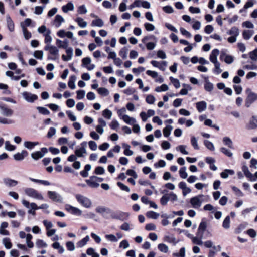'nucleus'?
I'll return each mask as SVG.
<instances>
[{
  "instance_id": "1",
  "label": "nucleus",
  "mask_w": 257,
  "mask_h": 257,
  "mask_svg": "<svg viewBox=\"0 0 257 257\" xmlns=\"http://www.w3.org/2000/svg\"><path fill=\"white\" fill-rule=\"evenodd\" d=\"M44 50L49 52V55L47 57L48 60H56L58 59L59 55L57 47L51 44H47L45 46Z\"/></svg>"
},
{
  "instance_id": "2",
  "label": "nucleus",
  "mask_w": 257,
  "mask_h": 257,
  "mask_svg": "<svg viewBox=\"0 0 257 257\" xmlns=\"http://www.w3.org/2000/svg\"><path fill=\"white\" fill-rule=\"evenodd\" d=\"M75 196L77 201L82 206L86 208H89L92 206V201L87 197L79 194H76Z\"/></svg>"
},
{
  "instance_id": "3",
  "label": "nucleus",
  "mask_w": 257,
  "mask_h": 257,
  "mask_svg": "<svg viewBox=\"0 0 257 257\" xmlns=\"http://www.w3.org/2000/svg\"><path fill=\"white\" fill-rule=\"evenodd\" d=\"M125 112L126 109L125 108H122L118 110L117 113L120 118L123 120V121L127 124L133 125L136 122V119L125 114Z\"/></svg>"
},
{
  "instance_id": "4",
  "label": "nucleus",
  "mask_w": 257,
  "mask_h": 257,
  "mask_svg": "<svg viewBox=\"0 0 257 257\" xmlns=\"http://www.w3.org/2000/svg\"><path fill=\"white\" fill-rule=\"evenodd\" d=\"M245 92L247 96L245 99V105L248 108L257 100V93L253 92L250 88L246 89Z\"/></svg>"
},
{
  "instance_id": "5",
  "label": "nucleus",
  "mask_w": 257,
  "mask_h": 257,
  "mask_svg": "<svg viewBox=\"0 0 257 257\" xmlns=\"http://www.w3.org/2000/svg\"><path fill=\"white\" fill-rule=\"evenodd\" d=\"M204 201V195L201 194L194 196L190 199V203L193 208H199Z\"/></svg>"
},
{
  "instance_id": "6",
  "label": "nucleus",
  "mask_w": 257,
  "mask_h": 257,
  "mask_svg": "<svg viewBox=\"0 0 257 257\" xmlns=\"http://www.w3.org/2000/svg\"><path fill=\"white\" fill-rule=\"evenodd\" d=\"M24 191L25 193L30 197L40 200H44L43 195L37 190L33 188H26L25 189Z\"/></svg>"
},
{
  "instance_id": "7",
  "label": "nucleus",
  "mask_w": 257,
  "mask_h": 257,
  "mask_svg": "<svg viewBox=\"0 0 257 257\" xmlns=\"http://www.w3.org/2000/svg\"><path fill=\"white\" fill-rule=\"evenodd\" d=\"M110 216L112 219H119L123 221L127 218L129 214L121 211H113L111 210Z\"/></svg>"
},
{
  "instance_id": "8",
  "label": "nucleus",
  "mask_w": 257,
  "mask_h": 257,
  "mask_svg": "<svg viewBox=\"0 0 257 257\" xmlns=\"http://www.w3.org/2000/svg\"><path fill=\"white\" fill-rule=\"evenodd\" d=\"M48 152V149L46 147L41 148L40 151H36L31 154L32 158L37 160L43 157Z\"/></svg>"
},
{
  "instance_id": "9",
  "label": "nucleus",
  "mask_w": 257,
  "mask_h": 257,
  "mask_svg": "<svg viewBox=\"0 0 257 257\" xmlns=\"http://www.w3.org/2000/svg\"><path fill=\"white\" fill-rule=\"evenodd\" d=\"M65 209L67 211L74 215L80 216L82 214L81 210L69 204L65 205Z\"/></svg>"
},
{
  "instance_id": "10",
  "label": "nucleus",
  "mask_w": 257,
  "mask_h": 257,
  "mask_svg": "<svg viewBox=\"0 0 257 257\" xmlns=\"http://www.w3.org/2000/svg\"><path fill=\"white\" fill-rule=\"evenodd\" d=\"M49 198L54 201L61 203L63 201V198L61 196L55 191H49L47 192Z\"/></svg>"
},
{
  "instance_id": "11",
  "label": "nucleus",
  "mask_w": 257,
  "mask_h": 257,
  "mask_svg": "<svg viewBox=\"0 0 257 257\" xmlns=\"http://www.w3.org/2000/svg\"><path fill=\"white\" fill-rule=\"evenodd\" d=\"M1 113L5 116L10 117L13 114V110L8 107L5 104H0Z\"/></svg>"
},
{
  "instance_id": "12",
  "label": "nucleus",
  "mask_w": 257,
  "mask_h": 257,
  "mask_svg": "<svg viewBox=\"0 0 257 257\" xmlns=\"http://www.w3.org/2000/svg\"><path fill=\"white\" fill-rule=\"evenodd\" d=\"M91 60L90 57H85L82 60V66L87 68L88 70H92L95 67L93 64H91Z\"/></svg>"
},
{
  "instance_id": "13",
  "label": "nucleus",
  "mask_w": 257,
  "mask_h": 257,
  "mask_svg": "<svg viewBox=\"0 0 257 257\" xmlns=\"http://www.w3.org/2000/svg\"><path fill=\"white\" fill-rule=\"evenodd\" d=\"M207 226V223L205 219H202L201 222H200L197 232V235H199V236L203 237L204 232L206 229Z\"/></svg>"
},
{
  "instance_id": "14",
  "label": "nucleus",
  "mask_w": 257,
  "mask_h": 257,
  "mask_svg": "<svg viewBox=\"0 0 257 257\" xmlns=\"http://www.w3.org/2000/svg\"><path fill=\"white\" fill-rule=\"evenodd\" d=\"M22 96L26 101L31 103L34 102L38 99L37 95L28 92H24L22 93Z\"/></svg>"
},
{
  "instance_id": "15",
  "label": "nucleus",
  "mask_w": 257,
  "mask_h": 257,
  "mask_svg": "<svg viewBox=\"0 0 257 257\" xmlns=\"http://www.w3.org/2000/svg\"><path fill=\"white\" fill-rule=\"evenodd\" d=\"M220 59L222 61H224L227 64H231L234 61L233 57L231 55H227L225 51H221L220 55Z\"/></svg>"
},
{
  "instance_id": "16",
  "label": "nucleus",
  "mask_w": 257,
  "mask_h": 257,
  "mask_svg": "<svg viewBox=\"0 0 257 257\" xmlns=\"http://www.w3.org/2000/svg\"><path fill=\"white\" fill-rule=\"evenodd\" d=\"M257 128V117L252 116L246 125V128L248 130H254Z\"/></svg>"
},
{
  "instance_id": "17",
  "label": "nucleus",
  "mask_w": 257,
  "mask_h": 257,
  "mask_svg": "<svg viewBox=\"0 0 257 257\" xmlns=\"http://www.w3.org/2000/svg\"><path fill=\"white\" fill-rule=\"evenodd\" d=\"M151 64L154 67L158 68L160 70L163 71L165 70L166 67L167 65V62L165 61L159 62L155 60H152L151 61Z\"/></svg>"
},
{
  "instance_id": "18",
  "label": "nucleus",
  "mask_w": 257,
  "mask_h": 257,
  "mask_svg": "<svg viewBox=\"0 0 257 257\" xmlns=\"http://www.w3.org/2000/svg\"><path fill=\"white\" fill-rule=\"evenodd\" d=\"M96 212L98 213L101 214L105 216L107 214L110 215L111 213V209L104 206H99L96 208Z\"/></svg>"
},
{
  "instance_id": "19",
  "label": "nucleus",
  "mask_w": 257,
  "mask_h": 257,
  "mask_svg": "<svg viewBox=\"0 0 257 257\" xmlns=\"http://www.w3.org/2000/svg\"><path fill=\"white\" fill-rule=\"evenodd\" d=\"M242 170L245 176L249 179L250 181L254 182L255 181V177L249 171L248 168L247 166L243 165L242 167Z\"/></svg>"
},
{
  "instance_id": "20",
  "label": "nucleus",
  "mask_w": 257,
  "mask_h": 257,
  "mask_svg": "<svg viewBox=\"0 0 257 257\" xmlns=\"http://www.w3.org/2000/svg\"><path fill=\"white\" fill-rule=\"evenodd\" d=\"M66 49V53L67 55L64 54L62 55V59L64 61H69L71 60L73 54V49L71 47H67Z\"/></svg>"
},
{
  "instance_id": "21",
  "label": "nucleus",
  "mask_w": 257,
  "mask_h": 257,
  "mask_svg": "<svg viewBox=\"0 0 257 257\" xmlns=\"http://www.w3.org/2000/svg\"><path fill=\"white\" fill-rule=\"evenodd\" d=\"M22 202L23 205L29 209H32L34 210L38 209V206L35 203H30L29 201L25 200H23Z\"/></svg>"
},
{
  "instance_id": "22",
  "label": "nucleus",
  "mask_w": 257,
  "mask_h": 257,
  "mask_svg": "<svg viewBox=\"0 0 257 257\" xmlns=\"http://www.w3.org/2000/svg\"><path fill=\"white\" fill-rule=\"evenodd\" d=\"M196 107L199 112H202L206 109L207 103L204 101L198 102L196 103Z\"/></svg>"
},
{
  "instance_id": "23",
  "label": "nucleus",
  "mask_w": 257,
  "mask_h": 257,
  "mask_svg": "<svg viewBox=\"0 0 257 257\" xmlns=\"http://www.w3.org/2000/svg\"><path fill=\"white\" fill-rule=\"evenodd\" d=\"M219 54V51L218 49H213L210 55V57H209V59H210V61L214 63H215L216 62H218L217 61V56H218Z\"/></svg>"
},
{
  "instance_id": "24",
  "label": "nucleus",
  "mask_w": 257,
  "mask_h": 257,
  "mask_svg": "<svg viewBox=\"0 0 257 257\" xmlns=\"http://www.w3.org/2000/svg\"><path fill=\"white\" fill-rule=\"evenodd\" d=\"M85 181L88 186L92 188H97L99 185V183L95 180L94 176H91L89 179L86 180Z\"/></svg>"
},
{
  "instance_id": "25",
  "label": "nucleus",
  "mask_w": 257,
  "mask_h": 257,
  "mask_svg": "<svg viewBox=\"0 0 257 257\" xmlns=\"http://www.w3.org/2000/svg\"><path fill=\"white\" fill-rule=\"evenodd\" d=\"M6 21L8 29L11 32H13L15 30V25L13 21L9 15L6 16Z\"/></svg>"
},
{
  "instance_id": "26",
  "label": "nucleus",
  "mask_w": 257,
  "mask_h": 257,
  "mask_svg": "<svg viewBox=\"0 0 257 257\" xmlns=\"http://www.w3.org/2000/svg\"><path fill=\"white\" fill-rule=\"evenodd\" d=\"M3 181L6 186L10 187L16 186L18 183L17 181L9 178H5Z\"/></svg>"
},
{
  "instance_id": "27",
  "label": "nucleus",
  "mask_w": 257,
  "mask_h": 257,
  "mask_svg": "<svg viewBox=\"0 0 257 257\" xmlns=\"http://www.w3.org/2000/svg\"><path fill=\"white\" fill-rule=\"evenodd\" d=\"M64 22V18L60 15H57L53 22V25L56 27L59 28L61 25L62 23Z\"/></svg>"
},
{
  "instance_id": "28",
  "label": "nucleus",
  "mask_w": 257,
  "mask_h": 257,
  "mask_svg": "<svg viewBox=\"0 0 257 257\" xmlns=\"http://www.w3.org/2000/svg\"><path fill=\"white\" fill-rule=\"evenodd\" d=\"M28 155V152L25 150H23L21 153H17L14 155V158L17 161L23 160L26 156Z\"/></svg>"
},
{
  "instance_id": "29",
  "label": "nucleus",
  "mask_w": 257,
  "mask_h": 257,
  "mask_svg": "<svg viewBox=\"0 0 257 257\" xmlns=\"http://www.w3.org/2000/svg\"><path fill=\"white\" fill-rule=\"evenodd\" d=\"M69 42L68 40L65 39L62 41L59 39L56 40V45L59 48L67 49L68 47Z\"/></svg>"
},
{
  "instance_id": "30",
  "label": "nucleus",
  "mask_w": 257,
  "mask_h": 257,
  "mask_svg": "<svg viewBox=\"0 0 257 257\" xmlns=\"http://www.w3.org/2000/svg\"><path fill=\"white\" fill-rule=\"evenodd\" d=\"M39 144L38 142L25 141L24 143V146L29 149L32 150L36 146Z\"/></svg>"
},
{
  "instance_id": "31",
  "label": "nucleus",
  "mask_w": 257,
  "mask_h": 257,
  "mask_svg": "<svg viewBox=\"0 0 257 257\" xmlns=\"http://www.w3.org/2000/svg\"><path fill=\"white\" fill-rule=\"evenodd\" d=\"M235 172L234 170L231 169H225L224 171L220 173V176L222 178L226 179L228 177V176L232 175L234 174Z\"/></svg>"
},
{
  "instance_id": "32",
  "label": "nucleus",
  "mask_w": 257,
  "mask_h": 257,
  "mask_svg": "<svg viewBox=\"0 0 257 257\" xmlns=\"http://www.w3.org/2000/svg\"><path fill=\"white\" fill-rule=\"evenodd\" d=\"M91 169V166L90 164H87L84 167V169L80 172V175L83 177H87L88 176V171Z\"/></svg>"
},
{
  "instance_id": "33",
  "label": "nucleus",
  "mask_w": 257,
  "mask_h": 257,
  "mask_svg": "<svg viewBox=\"0 0 257 257\" xmlns=\"http://www.w3.org/2000/svg\"><path fill=\"white\" fill-rule=\"evenodd\" d=\"M51 31L49 29L47 30V32L43 34L45 37V43L47 44H50L52 41V38L50 35Z\"/></svg>"
},
{
  "instance_id": "34",
  "label": "nucleus",
  "mask_w": 257,
  "mask_h": 257,
  "mask_svg": "<svg viewBox=\"0 0 257 257\" xmlns=\"http://www.w3.org/2000/svg\"><path fill=\"white\" fill-rule=\"evenodd\" d=\"M91 26L92 27H101L104 25V23L102 19L97 18V19L93 20L92 21Z\"/></svg>"
},
{
  "instance_id": "35",
  "label": "nucleus",
  "mask_w": 257,
  "mask_h": 257,
  "mask_svg": "<svg viewBox=\"0 0 257 257\" xmlns=\"http://www.w3.org/2000/svg\"><path fill=\"white\" fill-rule=\"evenodd\" d=\"M75 21L77 22L78 26L81 28H85L87 26V23L81 17H77L75 19Z\"/></svg>"
},
{
  "instance_id": "36",
  "label": "nucleus",
  "mask_w": 257,
  "mask_h": 257,
  "mask_svg": "<svg viewBox=\"0 0 257 257\" xmlns=\"http://www.w3.org/2000/svg\"><path fill=\"white\" fill-rule=\"evenodd\" d=\"M253 30H244L242 33L243 38L245 40L249 39L253 34Z\"/></svg>"
},
{
  "instance_id": "37",
  "label": "nucleus",
  "mask_w": 257,
  "mask_h": 257,
  "mask_svg": "<svg viewBox=\"0 0 257 257\" xmlns=\"http://www.w3.org/2000/svg\"><path fill=\"white\" fill-rule=\"evenodd\" d=\"M74 7L72 3L69 2L66 5L62 7V10L64 13H67L69 11L74 10Z\"/></svg>"
},
{
  "instance_id": "38",
  "label": "nucleus",
  "mask_w": 257,
  "mask_h": 257,
  "mask_svg": "<svg viewBox=\"0 0 257 257\" xmlns=\"http://www.w3.org/2000/svg\"><path fill=\"white\" fill-rule=\"evenodd\" d=\"M89 240V237L88 235L85 236L84 238L80 240L77 243V246L78 247H82L85 246L87 242Z\"/></svg>"
},
{
  "instance_id": "39",
  "label": "nucleus",
  "mask_w": 257,
  "mask_h": 257,
  "mask_svg": "<svg viewBox=\"0 0 257 257\" xmlns=\"http://www.w3.org/2000/svg\"><path fill=\"white\" fill-rule=\"evenodd\" d=\"M123 147L124 148V154L126 156H130L133 154V152L130 149V146L126 144H122Z\"/></svg>"
},
{
  "instance_id": "40",
  "label": "nucleus",
  "mask_w": 257,
  "mask_h": 257,
  "mask_svg": "<svg viewBox=\"0 0 257 257\" xmlns=\"http://www.w3.org/2000/svg\"><path fill=\"white\" fill-rule=\"evenodd\" d=\"M36 246L38 248H46L47 247V244L42 239H37L36 241Z\"/></svg>"
},
{
  "instance_id": "41",
  "label": "nucleus",
  "mask_w": 257,
  "mask_h": 257,
  "mask_svg": "<svg viewBox=\"0 0 257 257\" xmlns=\"http://www.w3.org/2000/svg\"><path fill=\"white\" fill-rule=\"evenodd\" d=\"M214 88L213 84L209 81L208 79L205 80L204 84V89L208 92H211Z\"/></svg>"
},
{
  "instance_id": "42",
  "label": "nucleus",
  "mask_w": 257,
  "mask_h": 257,
  "mask_svg": "<svg viewBox=\"0 0 257 257\" xmlns=\"http://www.w3.org/2000/svg\"><path fill=\"white\" fill-rule=\"evenodd\" d=\"M223 142L224 144L229 148H233V142L231 139L228 137H224L223 138Z\"/></svg>"
},
{
  "instance_id": "43",
  "label": "nucleus",
  "mask_w": 257,
  "mask_h": 257,
  "mask_svg": "<svg viewBox=\"0 0 257 257\" xmlns=\"http://www.w3.org/2000/svg\"><path fill=\"white\" fill-rule=\"evenodd\" d=\"M76 77L75 76H71L70 77L68 85V86L72 89H74L75 88V82L76 81Z\"/></svg>"
},
{
  "instance_id": "44",
  "label": "nucleus",
  "mask_w": 257,
  "mask_h": 257,
  "mask_svg": "<svg viewBox=\"0 0 257 257\" xmlns=\"http://www.w3.org/2000/svg\"><path fill=\"white\" fill-rule=\"evenodd\" d=\"M2 242L7 249H10L12 247V244L9 238L6 237L3 238Z\"/></svg>"
},
{
  "instance_id": "45",
  "label": "nucleus",
  "mask_w": 257,
  "mask_h": 257,
  "mask_svg": "<svg viewBox=\"0 0 257 257\" xmlns=\"http://www.w3.org/2000/svg\"><path fill=\"white\" fill-rule=\"evenodd\" d=\"M29 179L32 182H34L35 183H40L45 186H49L51 184L48 181H47V180L36 179H34L32 178H30Z\"/></svg>"
},
{
  "instance_id": "46",
  "label": "nucleus",
  "mask_w": 257,
  "mask_h": 257,
  "mask_svg": "<svg viewBox=\"0 0 257 257\" xmlns=\"http://www.w3.org/2000/svg\"><path fill=\"white\" fill-rule=\"evenodd\" d=\"M228 34L231 35L235 37H237L239 35V29L236 27H233L231 29L227 32Z\"/></svg>"
},
{
  "instance_id": "47",
  "label": "nucleus",
  "mask_w": 257,
  "mask_h": 257,
  "mask_svg": "<svg viewBox=\"0 0 257 257\" xmlns=\"http://www.w3.org/2000/svg\"><path fill=\"white\" fill-rule=\"evenodd\" d=\"M159 216V214L153 211H150L147 212L146 216L149 218L156 219Z\"/></svg>"
},
{
  "instance_id": "48",
  "label": "nucleus",
  "mask_w": 257,
  "mask_h": 257,
  "mask_svg": "<svg viewBox=\"0 0 257 257\" xmlns=\"http://www.w3.org/2000/svg\"><path fill=\"white\" fill-rule=\"evenodd\" d=\"M164 240L166 242L170 243H173L174 244H176L177 243L175 238L173 236H165L164 237Z\"/></svg>"
},
{
  "instance_id": "49",
  "label": "nucleus",
  "mask_w": 257,
  "mask_h": 257,
  "mask_svg": "<svg viewBox=\"0 0 257 257\" xmlns=\"http://www.w3.org/2000/svg\"><path fill=\"white\" fill-rule=\"evenodd\" d=\"M173 127L171 125H167L163 130V135L165 137H168L172 130Z\"/></svg>"
},
{
  "instance_id": "50",
  "label": "nucleus",
  "mask_w": 257,
  "mask_h": 257,
  "mask_svg": "<svg viewBox=\"0 0 257 257\" xmlns=\"http://www.w3.org/2000/svg\"><path fill=\"white\" fill-rule=\"evenodd\" d=\"M203 237H200L199 235H197V237H193L192 238V242L193 243L201 245L203 244V241H202V239Z\"/></svg>"
},
{
  "instance_id": "51",
  "label": "nucleus",
  "mask_w": 257,
  "mask_h": 257,
  "mask_svg": "<svg viewBox=\"0 0 257 257\" xmlns=\"http://www.w3.org/2000/svg\"><path fill=\"white\" fill-rule=\"evenodd\" d=\"M179 174L181 178L182 179H186L187 176L188 174L186 172V167H183L181 168L179 170Z\"/></svg>"
},
{
  "instance_id": "52",
  "label": "nucleus",
  "mask_w": 257,
  "mask_h": 257,
  "mask_svg": "<svg viewBox=\"0 0 257 257\" xmlns=\"http://www.w3.org/2000/svg\"><path fill=\"white\" fill-rule=\"evenodd\" d=\"M230 218L229 216H227L224 219L222 226L225 229H228L230 227Z\"/></svg>"
},
{
  "instance_id": "53",
  "label": "nucleus",
  "mask_w": 257,
  "mask_h": 257,
  "mask_svg": "<svg viewBox=\"0 0 257 257\" xmlns=\"http://www.w3.org/2000/svg\"><path fill=\"white\" fill-rule=\"evenodd\" d=\"M112 112L108 109H106L102 111L103 116L107 119H110L112 116Z\"/></svg>"
},
{
  "instance_id": "54",
  "label": "nucleus",
  "mask_w": 257,
  "mask_h": 257,
  "mask_svg": "<svg viewBox=\"0 0 257 257\" xmlns=\"http://www.w3.org/2000/svg\"><path fill=\"white\" fill-rule=\"evenodd\" d=\"M220 151L228 157H231L233 155L232 153L229 149L225 147L220 148Z\"/></svg>"
},
{
  "instance_id": "55",
  "label": "nucleus",
  "mask_w": 257,
  "mask_h": 257,
  "mask_svg": "<svg viewBox=\"0 0 257 257\" xmlns=\"http://www.w3.org/2000/svg\"><path fill=\"white\" fill-rule=\"evenodd\" d=\"M86 253L88 255H90L92 257H99V254L95 252V250L93 248H88L86 251Z\"/></svg>"
},
{
  "instance_id": "56",
  "label": "nucleus",
  "mask_w": 257,
  "mask_h": 257,
  "mask_svg": "<svg viewBox=\"0 0 257 257\" xmlns=\"http://www.w3.org/2000/svg\"><path fill=\"white\" fill-rule=\"evenodd\" d=\"M21 26L24 37L26 39L28 40L31 37V33L28 31V30L23 25H22V24H21Z\"/></svg>"
},
{
  "instance_id": "57",
  "label": "nucleus",
  "mask_w": 257,
  "mask_h": 257,
  "mask_svg": "<svg viewBox=\"0 0 257 257\" xmlns=\"http://www.w3.org/2000/svg\"><path fill=\"white\" fill-rule=\"evenodd\" d=\"M158 248L161 252L167 253L168 251V247L164 243L159 244Z\"/></svg>"
},
{
  "instance_id": "58",
  "label": "nucleus",
  "mask_w": 257,
  "mask_h": 257,
  "mask_svg": "<svg viewBox=\"0 0 257 257\" xmlns=\"http://www.w3.org/2000/svg\"><path fill=\"white\" fill-rule=\"evenodd\" d=\"M204 145L206 146V147L207 149H208L209 150H210L211 151L214 150L215 148H214V145L211 142L206 140L204 141Z\"/></svg>"
},
{
  "instance_id": "59",
  "label": "nucleus",
  "mask_w": 257,
  "mask_h": 257,
  "mask_svg": "<svg viewBox=\"0 0 257 257\" xmlns=\"http://www.w3.org/2000/svg\"><path fill=\"white\" fill-rule=\"evenodd\" d=\"M191 143L192 146L195 150H199V147L198 145L197 139L194 136L191 138Z\"/></svg>"
},
{
  "instance_id": "60",
  "label": "nucleus",
  "mask_w": 257,
  "mask_h": 257,
  "mask_svg": "<svg viewBox=\"0 0 257 257\" xmlns=\"http://www.w3.org/2000/svg\"><path fill=\"white\" fill-rule=\"evenodd\" d=\"M128 53V49L126 47H123L119 51V55L123 59H125L127 57Z\"/></svg>"
},
{
  "instance_id": "61",
  "label": "nucleus",
  "mask_w": 257,
  "mask_h": 257,
  "mask_svg": "<svg viewBox=\"0 0 257 257\" xmlns=\"http://www.w3.org/2000/svg\"><path fill=\"white\" fill-rule=\"evenodd\" d=\"M168 90V87L166 84H162L161 86L157 87L155 88V91L157 92H160L162 91H166Z\"/></svg>"
},
{
  "instance_id": "62",
  "label": "nucleus",
  "mask_w": 257,
  "mask_h": 257,
  "mask_svg": "<svg viewBox=\"0 0 257 257\" xmlns=\"http://www.w3.org/2000/svg\"><path fill=\"white\" fill-rule=\"evenodd\" d=\"M33 55L36 58L40 60H42L43 56V52L41 50L35 51L34 52Z\"/></svg>"
},
{
  "instance_id": "63",
  "label": "nucleus",
  "mask_w": 257,
  "mask_h": 257,
  "mask_svg": "<svg viewBox=\"0 0 257 257\" xmlns=\"http://www.w3.org/2000/svg\"><path fill=\"white\" fill-rule=\"evenodd\" d=\"M98 93L103 96H107L109 94L108 90L103 87L99 88L97 89Z\"/></svg>"
},
{
  "instance_id": "64",
  "label": "nucleus",
  "mask_w": 257,
  "mask_h": 257,
  "mask_svg": "<svg viewBox=\"0 0 257 257\" xmlns=\"http://www.w3.org/2000/svg\"><path fill=\"white\" fill-rule=\"evenodd\" d=\"M249 57L253 61H257V48L249 53Z\"/></svg>"
}]
</instances>
